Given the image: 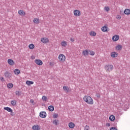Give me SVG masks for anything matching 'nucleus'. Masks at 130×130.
Returning <instances> with one entry per match:
<instances>
[{
	"label": "nucleus",
	"mask_w": 130,
	"mask_h": 130,
	"mask_svg": "<svg viewBox=\"0 0 130 130\" xmlns=\"http://www.w3.org/2000/svg\"><path fill=\"white\" fill-rule=\"evenodd\" d=\"M34 23H35V24H39V19L37 18H34V20H33Z\"/></svg>",
	"instance_id": "obj_23"
},
{
	"label": "nucleus",
	"mask_w": 130,
	"mask_h": 130,
	"mask_svg": "<svg viewBox=\"0 0 130 130\" xmlns=\"http://www.w3.org/2000/svg\"><path fill=\"white\" fill-rule=\"evenodd\" d=\"M41 42H43V43H47V42H49V40L47 38H42L41 40Z\"/></svg>",
	"instance_id": "obj_10"
},
{
	"label": "nucleus",
	"mask_w": 130,
	"mask_h": 130,
	"mask_svg": "<svg viewBox=\"0 0 130 130\" xmlns=\"http://www.w3.org/2000/svg\"><path fill=\"white\" fill-rule=\"evenodd\" d=\"M106 126H110V124L109 123H106Z\"/></svg>",
	"instance_id": "obj_42"
},
{
	"label": "nucleus",
	"mask_w": 130,
	"mask_h": 130,
	"mask_svg": "<svg viewBox=\"0 0 130 130\" xmlns=\"http://www.w3.org/2000/svg\"><path fill=\"white\" fill-rule=\"evenodd\" d=\"M57 117H58V114L55 113L53 115V118H57Z\"/></svg>",
	"instance_id": "obj_36"
},
{
	"label": "nucleus",
	"mask_w": 130,
	"mask_h": 130,
	"mask_svg": "<svg viewBox=\"0 0 130 130\" xmlns=\"http://www.w3.org/2000/svg\"><path fill=\"white\" fill-rule=\"evenodd\" d=\"M30 103L31 104L34 103V101L33 100H30Z\"/></svg>",
	"instance_id": "obj_43"
},
{
	"label": "nucleus",
	"mask_w": 130,
	"mask_h": 130,
	"mask_svg": "<svg viewBox=\"0 0 130 130\" xmlns=\"http://www.w3.org/2000/svg\"><path fill=\"white\" fill-rule=\"evenodd\" d=\"M26 85H28V86H30V85H33V84H34V82L27 80L26 82Z\"/></svg>",
	"instance_id": "obj_25"
},
{
	"label": "nucleus",
	"mask_w": 130,
	"mask_h": 130,
	"mask_svg": "<svg viewBox=\"0 0 130 130\" xmlns=\"http://www.w3.org/2000/svg\"><path fill=\"white\" fill-rule=\"evenodd\" d=\"M14 87V84L13 83H8L7 84V87H8L9 89H12Z\"/></svg>",
	"instance_id": "obj_27"
},
{
	"label": "nucleus",
	"mask_w": 130,
	"mask_h": 130,
	"mask_svg": "<svg viewBox=\"0 0 130 130\" xmlns=\"http://www.w3.org/2000/svg\"><path fill=\"white\" fill-rule=\"evenodd\" d=\"M48 109L49 111H53L54 110V107L51 105L48 107Z\"/></svg>",
	"instance_id": "obj_20"
},
{
	"label": "nucleus",
	"mask_w": 130,
	"mask_h": 130,
	"mask_svg": "<svg viewBox=\"0 0 130 130\" xmlns=\"http://www.w3.org/2000/svg\"><path fill=\"white\" fill-rule=\"evenodd\" d=\"M32 129L34 130H40V127L38 125H34L32 127Z\"/></svg>",
	"instance_id": "obj_16"
},
{
	"label": "nucleus",
	"mask_w": 130,
	"mask_h": 130,
	"mask_svg": "<svg viewBox=\"0 0 130 130\" xmlns=\"http://www.w3.org/2000/svg\"><path fill=\"white\" fill-rule=\"evenodd\" d=\"M58 122H59V121L57 119H55L52 122L55 125H58Z\"/></svg>",
	"instance_id": "obj_21"
},
{
	"label": "nucleus",
	"mask_w": 130,
	"mask_h": 130,
	"mask_svg": "<svg viewBox=\"0 0 130 130\" xmlns=\"http://www.w3.org/2000/svg\"><path fill=\"white\" fill-rule=\"evenodd\" d=\"M58 59L59 60L60 62H63L66 61V56L62 54H60L58 56Z\"/></svg>",
	"instance_id": "obj_2"
},
{
	"label": "nucleus",
	"mask_w": 130,
	"mask_h": 130,
	"mask_svg": "<svg viewBox=\"0 0 130 130\" xmlns=\"http://www.w3.org/2000/svg\"><path fill=\"white\" fill-rule=\"evenodd\" d=\"M8 62L10 64V66H14V63H15V62H14V60L11 59H9L8 60Z\"/></svg>",
	"instance_id": "obj_11"
},
{
	"label": "nucleus",
	"mask_w": 130,
	"mask_h": 130,
	"mask_svg": "<svg viewBox=\"0 0 130 130\" xmlns=\"http://www.w3.org/2000/svg\"><path fill=\"white\" fill-rule=\"evenodd\" d=\"M70 40H71V41H72V42H74V41H75V39H74L73 38H71Z\"/></svg>",
	"instance_id": "obj_41"
},
{
	"label": "nucleus",
	"mask_w": 130,
	"mask_h": 130,
	"mask_svg": "<svg viewBox=\"0 0 130 130\" xmlns=\"http://www.w3.org/2000/svg\"><path fill=\"white\" fill-rule=\"evenodd\" d=\"M18 14L20 15V16H25V13L23 10L18 11Z\"/></svg>",
	"instance_id": "obj_22"
},
{
	"label": "nucleus",
	"mask_w": 130,
	"mask_h": 130,
	"mask_svg": "<svg viewBox=\"0 0 130 130\" xmlns=\"http://www.w3.org/2000/svg\"><path fill=\"white\" fill-rule=\"evenodd\" d=\"M109 119L111 121H114V120H115V116L112 115L109 117Z\"/></svg>",
	"instance_id": "obj_19"
},
{
	"label": "nucleus",
	"mask_w": 130,
	"mask_h": 130,
	"mask_svg": "<svg viewBox=\"0 0 130 130\" xmlns=\"http://www.w3.org/2000/svg\"><path fill=\"white\" fill-rule=\"evenodd\" d=\"M95 96L98 98H100L101 97V95H100V93H96L95 94Z\"/></svg>",
	"instance_id": "obj_38"
},
{
	"label": "nucleus",
	"mask_w": 130,
	"mask_h": 130,
	"mask_svg": "<svg viewBox=\"0 0 130 130\" xmlns=\"http://www.w3.org/2000/svg\"><path fill=\"white\" fill-rule=\"evenodd\" d=\"M107 29H108V27L106 26H103L101 28L103 32H107Z\"/></svg>",
	"instance_id": "obj_14"
},
{
	"label": "nucleus",
	"mask_w": 130,
	"mask_h": 130,
	"mask_svg": "<svg viewBox=\"0 0 130 130\" xmlns=\"http://www.w3.org/2000/svg\"><path fill=\"white\" fill-rule=\"evenodd\" d=\"M28 47L29 49H34V48L35 47V46L33 44H30L29 45Z\"/></svg>",
	"instance_id": "obj_28"
},
{
	"label": "nucleus",
	"mask_w": 130,
	"mask_h": 130,
	"mask_svg": "<svg viewBox=\"0 0 130 130\" xmlns=\"http://www.w3.org/2000/svg\"><path fill=\"white\" fill-rule=\"evenodd\" d=\"M69 126L70 127V128H74V127H75V123H73V122H70L69 123Z\"/></svg>",
	"instance_id": "obj_18"
},
{
	"label": "nucleus",
	"mask_w": 130,
	"mask_h": 130,
	"mask_svg": "<svg viewBox=\"0 0 130 130\" xmlns=\"http://www.w3.org/2000/svg\"><path fill=\"white\" fill-rule=\"evenodd\" d=\"M74 15L76 17L81 16V12L79 10H75L74 11Z\"/></svg>",
	"instance_id": "obj_4"
},
{
	"label": "nucleus",
	"mask_w": 130,
	"mask_h": 130,
	"mask_svg": "<svg viewBox=\"0 0 130 130\" xmlns=\"http://www.w3.org/2000/svg\"><path fill=\"white\" fill-rule=\"evenodd\" d=\"M115 48L116 49H117V50H121V49L122 48V46L120 45H118L116 46Z\"/></svg>",
	"instance_id": "obj_24"
},
{
	"label": "nucleus",
	"mask_w": 130,
	"mask_h": 130,
	"mask_svg": "<svg viewBox=\"0 0 130 130\" xmlns=\"http://www.w3.org/2000/svg\"><path fill=\"white\" fill-rule=\"evenodd\" d=\"M63 90H64V91H67V92H69V88L68 87L63 86Z\"/></svg>",
	"instance_id": "obj_33"
},
{
	"label": "nucleus",
	"mask_w": 130,
	"mask_h": 130,
	"mask_svg": "<svg viewBox=\"0 0 130 130\" xmlns=\"http://www.w3.org/2000/svg\"><path fill=\"white\" fill-rule=\"evenodd\" d=\"M89 34L90 35V36H95L96 35V32H95V31H90L89 32Z\"/></svg>",
	"instance_id": "obj_31"
},
{
	"label": "nucleus",
	"mask_w": 130,
	"mask_h": 130,
	"mask_svg": "<svg viewBox=\"0 0 130 130\" xmlns=\"http://www.w3.org/2000/svg\"><path fill=\"white\" fill-rule=\"evenodd\" d=\"M50 64L51 65L52 64L51 63H50Z\"/></svg>",
	"instance_id": "obj_45"
},
{
	"label": "nucleus",
	"mask_w": 130,
	"mask_h": 130,
	"mask_svg": "<svg viewBox=\"0 0 130 130\" xmlns=\"http://www.w3.org/2000/svg\"><path fill=\"white\" fill-rule=\"evenodd\" d=\"M125 15H130V9H126L124 11Z\"/></svg>",
	"instance_id": "obj_17"
},
{
	"label": "nucleus",
	"mask_w": 130,
	"mask_h": 130,
	"mask_svg": "<svg viewBox=\"0 0 130 130\" xmlns=\"http://www.w3.org/2000/svg\"><path fill=\"white\" fill-rule=\"evenodd\" d=\"M42 100H43V101H47V97H46L45 95L43 96Z\"/></svg>",
	"instance_id": "obj_35"
},
{
	"label": "nucleus",
	"mask_w": 130,
	"mask_h": 130,
	"mask_svg": "<svg viewBox=\"0 0 130 130\" xmlns=\"http://www.w3.org/2000/svg\"><path fill=\"white\" fill-rule=\"evenodd\" d=\"M104 10L105 11H106V12H109V11H110V8H109V7H105Z\"/></svg>",
	"instance_id": "obj_34"
},
{
	"label": "nucleus",
	"mask_w": 130,
	"mask_h": 130,
	"mask_svg": "<svg viewBox=\"0 0 130 130\" xmlns=\"http://www.w3.org/2000/svg\"><path fill=\"white\" fill-rule=\"evenodd\" d=\"M4 76L5 77H6V78H8V79H11V77L12 76V75L11 74V73H9L8 72H6L4 73Z\"/></svg>",
	"instance_id": "obj_7"
},
{
	"label": "nucleus",
	"mask_w": 130,
	"mask_h": 130,
	"mask_svg": "<svg viewBox=\"0 0 130 130\" xmlns=\"http://www.w3.org/2000/svg\"><path fill=\"white\" fill-rule=\"evenodd\" d=\"M4 109L5 110H7V111H8V112H11V113L13 112V110L9 107H5Z\"/></svg>",
	"instance_id": "obj_13"
},
{
	"label": "nucleus",
	"mask_w": 130,
	"mask_h": 130,
	"mask_svg": "<svg viewBox=\"0 0 130 130\" xmlns=\"http://www.w3.org/2000/svg\"><path fill=\"white\" fill-rule=\"evenodd\" d=\"M82 54L84 56H87V55H89V50L86 49L85 50H83L82 51Z\"/></svg>",
	"instance_id": "obj_8"
},
{
	"label": "nucleus",
	"mask_w": 130,
	"mask_h": 130,
	"mask_svg": "<svg viewBox=\"0 0 130 130\" xmlns=\"http://www.w3.org/2000/svg\"><path fill=\"white\" fill-rule=\"evenodd\" d=\"M61 46H63V47L67 46V42H66V41L61 42Z\"/></svg>",
	"instance_id": "obj_32"
},
{
	"label": "nucleus",
	"mask_w": 130,
	"mask_h": 130,
	"mask_svg": "<svg viewBox=\"0 0 130 130\" xmlns=\"http://www.w3.org/2000/svg\"><path fill=\"white\" fill-rule=\"evenodd\" d=\"M83 100L86 102V103H87V104H89L90 105L94 104V101L93 100V99L89 95L84 96L83 97Z\"/></svg>",
	"instance_id": "obj_1"
},
{
	"label": "nucleus",
	"mask_w": 130,
	"mask_h": 130,
	"mask_svg": "<svg viewBox=\"0 0 130 130\" xmlns=\"http://www.w3.org/2000/svg\"><path fill=\"white\" fill-rule=\"evenodd\" d=\"M110 130H117V128H116L115 127H112L110 128Z\"/></svg>",
	"instance_id": "obj_39"
},
{
	"label": "nucleus",
	"mask_w": 130,
	"mask_h": 130,
	"mask_svg": "<svg viewBox=\"0 0 130 130\" xmlns=\"http://www.w3.org/2000/svg\"><path fill=\"white\" fill-rule=\"evenodd\" d=\"M40 116L42 118H45V117H46V112H41L40 113Z\"/></svg>",
	"instance_id": "obj_6"
},
{
	"label": "nucleus",
	"mask_w": 130,
	"mask_h": 130,
	"mask_svg": "<svg viewBox=\"0 0 130 130\" xmlns=\"http://www.w3.org/2000/svg\"><path fill=\"white\" fill-rule=\"evenodd\" d=\"M11 104L12 106H16L17 105V101L12 100L11 101Z\"/></svg>",
	"instance_id": "obj_15"
},
{
	"label": "nucleus",
	"mask_w": 130,
	"mask_h": 130,
	"mask_svg": "<svg viewBox=\"0 0 130 130\" xmlns=\"http://www.w3.org/2000/svg\"><path fill=\"white\" fill-rule=\"evenodd\" d=\"M15 94H16V96H20V95H21V94H22V92H21V91H18V90H17V91H16V92H15Z\"/></svg>",
	"instance_id": "obj_30"
},
{
	"label": "nucleus",
	"mask_w": 130,
	"mask_h": 130,
	"mask_svg": "<svg viewBox=\"0 0 130 130\" xmlns=\"http://www.w3.org/2000/svg\"><path fill=\"white\" fill-rule=\"evenodd\" d=\"M35 62H36L38 66H42V64H43V62H42V60L40 59H36L35 60Z\"/></svg>",
	"instance_id": "obj_5"
},
{
	"label": "nucleus",
	"mask_w": 130,
	"mask_h": 130,
	"mask_svg": "<svg viewBox=\"0 0 130 130\" xmlns=\"http://www.w3.org/2000/svg\"><path fill=\"white\" fill-rule=\"evenodd\" d=\"M90 129V126H89L88 125H85V126L84 127V130H89Z\"/></svg>",
	"instance_id": "obj_37"
},
{
	"label": "nucleus",
	"mask_w": 130,
	"mask_h": 130,
	"mask_svg": "<svg viewBox=\"0 0 130 130\" xmlns=\"http://www.w3.org/2000/svg\"><path fill=\"white\" fill-rule=\"evenodd\" d=\"M20 73V71L19 69H15L14 71V73L15 75H19Z\"/></svg>",
	"instance_id": "obj_26"
},
{
	"label": "nucleus",
	"mask_w": 130,
	"mask_h": 130,
	"mask_svg": "<svg viewBox=\"0 0 130 130\" xmlns=\"http://www.w3.org/2000/svg\"><path fill=\"white\" fill-rule=\"evenodd\" d=\"M105 69L107 72H111L113 70V66L112 65H106Z\"/></svg>",
	"instance_id": "obj_3"
},
{
	"label": "nucleus",
	"mask_w": 130,
	"mask_h": 130,
	"mask_svg": "<svg viewBox=\"0 0 130 130\" xmlns=\"http://www.w3.org/2000/svg\"><path fill=\"white\" fill-rule=\"evenodd\" d=\"M0 80L2 81V82H5V79H4V77H0Z\"/></svg>",
	"instance_id": "obj_40"
},
{
	"label": "nucleus",
	"mask_w": 130,
	"mask_h": 130,
	"mask_svg": "<svg viewBox=\"0 0 130 130\" xmlns=\"http://www.w3.org/2000/svg\"><path fill=\"white\" fill-rule=\"evenodd\" d=\"M117 19H118V20H120V19H121V17L119 16V17H118Z\"/></svg>",
	"instance_id": "obj_44"
},
{
	"label": "nucleus",
	"mask_w": 130,
	"mask_h": 130,
	"mask_svg": "<svg viewBox=\"0 0 130 130\" xmlns=\"http://www.w3.org/2000/svg\"><path fill=\"white\" fill-rule=\"evenodd\" d=\"M117 55H118V54L117 52H113L112 53H111V56L112 57H117Z\"/></svg>",
	"instance_id": "obj_12"
},
{
	"label": "nucleus",
	"mask_w": 130,
	"mask_h": 130,
	"mask_svg": "<svg viewBox=\"0 0 130 130\" xmlns=\"http://www.w3.org/2000/svg\"><path fill=\"white\" fill-rule=\"evenodd\" d=\"M89 54H90V55H92V56L95 55V52H94L93 51L89 50Z\"/></svg>",
	"instance_id": "obj_29"
},
{
	"label": "nucleus",
	"mask_w": 130,
	"mask_h": 130,
	"mask_svg": "<svg viewBox=\"0 0 130 130\" xmlns=\"http://www.w3.org/2000/svg\"><path fill=\"white\" fill-rule=\"evenodd\" d=\"M119 39V36L115 35L112 37L113 41H117Z\"/></svg>",
	"instance_id": "obj_9"
}]
</instances>
